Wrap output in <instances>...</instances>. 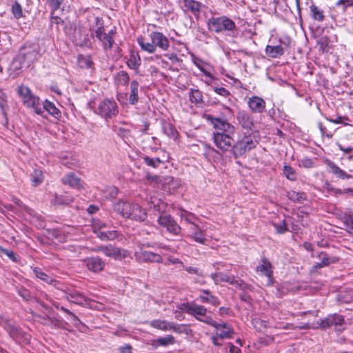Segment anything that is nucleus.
I'll return each mask as SVG.
<instances>
[{"mask_svg": "<svg viewBox=\"0 0 353 353\" xmlns=\"http://www.w3.org/2000/svg\"><path fill=\"white\" fill-rule=\"evenodd\" d=\"M138 88L139 83L137 81H132L130 83V94L129 97V102L132 105L136 104L139 101Z\"/></svg>", "mask_w": 353, "mask_h": 353, "instance_id": "nucleus-32", "label": "nucleus"}, {"mask_svg": "<svg viewBox=\"0 0 353 353\" xmlns=\"http://www.w3.org/2000/svg\"><path fill=\"white\" fill-rule=\"evenodd\" d=\"M62 181L64 184L70 185L74 189H80L82 187V183L79 178L75 174L70 172L66 174L63 179Z\"/></svg>", "mask_w": 353, "mask_h": 353, "instance_id": "nucleus-25", "label": "nucleus"}, {"mask_svg": "<svg viewBox=\"0 0 353 353\" xmlns=\"http://www.w3.org/2000/svg\"><path fill=\"white\" fill-rule=\"evenodd\" d=\"M283 174L286 178L290 181H294L296 179V174L294 169L289 165L284 166Z\"/></svg>", "mask_w": 353, "mask_h": 353, "instance_id": "nucleus-51", "label": "nucleus"}, {"mask_svg": "<svg viewBox=\"0 0 353 353\" xmlns=\"http://www.w3.org/2000/svg\"><path fill=\"white\" fill-rule=\"evenodd\" d=\"M93 19L97 28L95 37L98 39V41L102 42L103 44H112L114 43L113 35L114 31L110 30L106 32L103 28V19L99 17H93Z\"/></svg>", "mask_w": 353, "mask_h": 353, "instance_id": "nucleus-8", "label": "nucleus"}, {"mask_svg": "<svg viewBox=\"0 0 353 353\" xmlns=\"http://www.w3.org/2000/svg\"><path fill=\"white\" fill-rule=\"evenodd\" d=\"M157 46H141L143 50L148 51L150 53H152L155 51Z\"/></svg>", "mask_w": 353, "mask_h": 353, "instance_id": "nucleus-61", "label": "nucleus"}, {"mask_svg": "<svg viewBox=\"0 0 353 353\" xmlns=\"http://www.w3.org/2000/svg\"><path fill=\"white\" fill-rule=\"evenodd\" d=\"M237 119L239 124L245 129L252 130L254 128L253 117L245 111L239 112Z\"/></svg>", "mask_w": 353, "mask_h": 353, "instance_id": "nucleus-20", "label": "nucleus"}, {"mask_svg": "<svg viewBox=\"0 0 353 353\" xmlns=\"http://www.w3.org/2000/svg\"><path fill=\"white\" fill-rule=\"evenodd\" d=\"M183 3L186 10L190 11L193 14L198 16L201 8V3L194 0H183Z\"/></svg>", "mask_w": 353, "mask_h": 353, "instance_id": "nucleus-28", "label": "nucleus"}, {"mask_svg": "<svg viewBox=\"0 0 353 353\" xmlns=\"http://www.w3.org/2000/svg\"><path fill=\"white\" fill-rule=\"evenodd\" d=\"M185 304H182L178 306L177 309L174 312V317L176 319L179 321H182L185 319V316L183 314V312L185 310L184 308V305Z\"/></svg>", "mask_w": 353, "mask_h": 353, "instance_id": "nucleus-52", "label": "nucleus"}, {"mask_svg": "<svg viewBox=\"0 0 353 353\" xmlns=\"http://www.w3.org/2000/svg\"><path fill=\"white\" fill-rule=\"evenodd\" d=\"M67 299L76 304L83 305L87 303L86 298L77 291H71L68 293Z\"/></svg>", "mask_w": 353, "mask_h": 353, "instance_id": "nucleus-30", "label": "nucleus"}, {"mask_svg": "<svg viewBox=\"0 0 353 353\" xmlns=\"http://www.w3.org/2000/svg\"><path fill=\"white\" fill-rule=\"evenodd\" d=\"M105 223H99L94 225V231L97 236L103 241L113 240L117 236V232L115 230H104Z\"/></svg>", "mask_w": 353, "mask_h": 353, "instance_id": "nucleus-18", "label": "nucleus"}, {"mask_svg": "<svg viewBox=\"0 0 353 353\" xmlns=\"http://www.w3.org/2000/svg\"><path fill=\"white\" fill-rule=\"evenodd\" d=\"M43 181V174L41 170L35 169L31 174V181L33 186L40 185Z\"/></svg>", "mask_w": 353, "mask_h": 353, "instance_id": "nucleus-40", "label": "nucleus"}, {"mask_svg": "<svg viewBox=\"0 0 353 353\" xmlns=\"http://www.w3.org/2000/svg\"><path fill=\"white\" fill-rule=\"evenodd\" d=\"M190 101L192 103L198 104L203 101L201 92L197 89L191 88L189 93Z\"/></svg>", "mask_w": 353, "mask_h": 353, "instance_id": "nucleus-41", "label": "nucleus"}, {"mask_svg": "<svg viewBox=\"0 0 353 353\" xmlns=\"http://www.w3.org/2000/svg\"><path fill=\"white\" fill-rule=\"evenodd\" d=\"M207 119L215 129L220 130V132H234V127L232 125H231L229 122H228L226 120L221 119L218 117H214L211 115H208L207 117Z\"/></svg>", "mask_w": 353, "mask_h": 353, "instance_id": "nucleus-13", "label": "nucleus"}, {"mask_svg": "<svg viewBox=\"0 0 353 353\" xmlns=\"http://www.w3.org/2000/svg\"><path fill=\"white\" fill-rule=\"evenodd\" d=\"M184 308L188 314L194 316L197 320L210 325H215L213 319L206 315L207 309L204 306L194 303H188L184 305Z\"/></svg>", "mask_w": 353, "mask_h": 353, "instance_id": "nucleus-5", "label": "nucleus"}, {"mask_svg": "<svg viewBox=\"0 0 353 353\" xmlns=\"http://www.w3.org/2000/svg\"><path fill=\"white\" fill-rule=\"evenodd\" d=\"M336 6L338 7L343 6V9L345 10L347 7L353 6V0H339Z\"/></svg>", "mask_w": 353, "mask_h": 353, "instance_id": "nucleus-55", "label": "nucleus"}, {"mask_svg": "<svg viewBox=\"0 0 353 353\" xmlns=\"http://www.w3.org/2000/svg\"><path fill=\"white\" fill-rule=\"evenodd\" d=\"M144 163L150 167L157 168L160 164L163 163V161L159 157H150L148 155H145L143 157Z\"/></svg>", "mask_w": 353, "mask_h": 353, "instance_id": "nucleus-43", "label": "nucleus"}, {"mask_svg": "<svg viewBox=\"0 0 353 353\" xmlns=\"http://www.w3.org/2000/svg\"><path fill=\"white\" fill-rule=\"evenodd\" d=\"M17 93L26 106L33 109L34 112L37 114H43V107L39 98L34 95L28 87L24 85L19 86Z\"/></svg>", "mask_w": 353, "mask_h": 353, "instance_id": "nucleus-3", "label": "nucleus"}, {"mask_svg": "<svg viewBox=\"0 0 353 353\" xmlns=\"http://www.w3.org/2000/svg\"><path fill=\"white\" fill-rule=\"evenodd\" d=\"M78 64L82 68H91L94 63L90 57L79 55L78 57Z\"/></svg>", "mask_w": 353, "mask_h": 353, "instance_id": "nucleus-44", "label": "nucleus"}, {"mask_svg": "<svg viewBox=\"0 0 353 353\" xmlns=\"http://www.w3.org/2000/svg\"><path fill=\"white\" fill-rule=\"evenodd\" d=\"M152 44H168V39L161 32H152L150 34Z\"/></svg>", "mask_w": 353, "mask_h": 353, "instance_id": "nucleus-38", "label": "nucleus"}, {"mask_svg": "<svg viewBox=\"0 0 353 353\" xmlns=\"http://www.w3.org/2000/svg\"><path fill=\"white\" fill-rule=\"evenodd\" d=\"M172 322L165 320L155 319L150 322V326L161 331L170 330Z\"/></svg>", "mask_w": 353, "mask_h": 353, "instance_id": "nucleus-31", "label": "nucleus"}, {"mask_svg": "<svg viewBox=\"0 0 353 353\" xmlns=\"http://www.w3.org/2000/svg\"><path fill=\"white\" fill-rule=\"evenodd\" d=\"M102 198L105 199H110L116 197L118 194V190L114 186L105 187L103 190Z\"/></svg>", "mask_w": 353, "mask_h": 353, "instance_id": "nucleus-42", "label": "nucleus"}, {"mask_svg": "<svg viewBox=\"0 0 353 353\" xmlns=\"http://www.w3.org/2000/svg\"><path fill=\"white\" fill-rule=\"evenodd\" d=\"M214 91L221 95V96H223V97H227L228 95H229L230 92H228V90H227L225 88H223V87H220V88H216L214 89Z\"/></svg>", "mask_w": 353, "mask_h": 353, "instance_id": "nucleus-60", "label": "nucleus"}, {"mask_svg": "<svg viewBox=\"0 0 353 353\" xmlns=\"http://www.w3.org/2000/svg\"><path fill=\"white\" fill-rule=\"evenodd\" d=\"M97 250L103 252L105 256L112 257L114 259H121L125 258L129 255L128 250L121 249L111 245L101 246Z\"/></svg>", "mask_w": 353, "mask_h": 353, "instance_id": "nucleus-14", "label": "nucleus"}, {"mask_svg": "<svg viewBox=\"0 0 353 353\" xmlns=\"http://www.w3.org/2000/svg\"><path fill=\"white\" fill-rule=\"evenodd\" d=\"M136 259L139 262L162 263V256L157 253L143 250L142 249L139 252H134Z\"/></svg>", "mask_w": 353, "mask_h": 353, "instance_id": "nucleus-15", "label": "nucleus"}, {"mask_svg": "<svg viewBox=\"0 0 353 353\" xmlns=\"http://www.w3.org/2000/svg\"><path fill=\"white\" fill-rule=\"evenodd\" d=\"M41 105L43 107V112L46 110L55 118L61 117V112L52 102L46 100Z\"/></svg>", "mask_w": 353, "mask_h": 353, "instance_id": "nucleus-29", "label": "nucleus"}, {"mask_svg": "<svg viewBox=\"0 0 353 353\" xmlns=\"http://www.w3.org/2000/svg\"><path fill=\"white\" fill-rule=\"evenodd\" d=\"M296 217L293 218L292 230L296 231L301 229V227H307L310 223V219L309 214L303 211L298 210L296 214Z\"/></svg>", "mask_w": 353, "mask_h": 353, "instance_id": "nucleus-17", "label": "nucleus"}, {"mask_svg": "<svg viewBox=\"0 0 353 353\" xmlns=\"http://www.w3.org/2000/svg\"><path fill=\"white\" fill-rule=\"evenodd\" d=\"M21 68V61L18 59H14L10 65V70L15 71L17 73L18 70Z\"/></svg>", "mask_w": 353, "mask_h": 353, "instance_id": "nucleus-57", "label": "nucleus"}, {"mask_svg": "<svg viewBox=\"0 0 353 353\" xmlns=\"http://www.w3.org/2000/svg\"><path fill=\"white\" fill-rule=\"evenodd\" d=\"M155 342L161 346H166L174 344L175 343V339L172 335H167L164 337L158 338L156 339Z\"/></svg>", "mask_w": 353, "mask_h": 353, "instance_id": "nucleus-49", "label": "nucleus"}, {"mask_svg": "<svg viewBox=\"0 0 353 353\" xmlns=\"http://www.w3.org/2000/svg\"><path fill=\"white\" fill-rule=\"evenodd\" d=\"M310 15L313 19L318 21H323L324 20V12L323 10L315 6L314 4H312L310 6Z\"/></svg>", "mask_w": 353, "mask_h": 353, "instance_id": "nucleus-34", "label": "nucleus"}, {"mask_svg": "<svg viewBox=\"0 0 353 353\" xmlns=\"http://www.w3.org/2000/svg\"><path fill=\"white\" fill-rule=\"evenodd\" d=\"M325 163L328 168L329 172L335 174L337 177L343 179L352 178L351 175L348 174L344 170H341L339 167H338L335 163H334L330 160L326 159L325 161Z\"/></svg>", "mask_w": 353, "mask_h": 353, "instance_id": "nucleus-21", "label": "nucleus"}, {"mask_svg": "<svg viewBox=\"0 0 353 353\" xmlns=\"http://www.w3.org/2000/svg\"><path fill=\"white\" fill-rule=\"evenodd\" d=\"M273 225L278 234H283L288 230L287 224L285 220L279 223H274Z\"/></svg>", "mask_w": 353, "mask_h": 353, "instance_id": "nucleus-53", "label": "nucleus"}, {"mask_svg": "<svg viewBox=\"0 0 353 353\" xmlns=\"http://www.w3.org/2000/svg\"><path fill=\"white\" fill-rule=\"evenodd\" d=\"M158 223L161 226L165 228L168 232L173 234H179L181 230V226L170 215H161L158 219Z\"/></svg>", "mask_w": 353, "mask_h": 353, "instance_id": "nucleus-12", "label": "nucleus"}, {"mask_svg": "<svg viewBox=\"0 0 353 353\" xmlns=\"http://www.w3.org/2000/svg\"><path fill=\"white\" fill-rule=\"evenodd\" d=\"M320 262L316 263L312 267L313 270H317L325 266H327L336 261L334 258H330L325 252H321L319 254Z\"/></svg>", "mask_w": 353, "mask_h": 353, "instance_id": "nucleus-27", "label": "nucleus"}, {"mask_svg": "<svg viewBox=\"0 0 353 353\" xmlns=\"http://www.w3.org/2000/svg\"><path fill=\"white\" fill-rule=\"evenodd\" d=\"M72 202V198L65 195H55L52 203L54 205H68Z\"/></svg>", "mask_w": 353, "mask_h": 353, "instance_id": "nucleus-46", "label": "nucleus"}, {"mask_svg": "<svg viewBox=\"0 0 353 353\" xmlns=\"http://www.w3.org/2000/svg\"><path fill=\"white\" fill-rule=\"evenodd\" d=\"M302 164L305 168H311L313 166V161L310 159H304L302 160Z\"/></svg>", "mask_w": 353, "mask_h": 353, "instance_id": "nucleus-62", "label": "nucleus"}, {"mask_svg": "<svg viewBox=\"0 0 353 353\" xmlns=\"http://www.w3.org/2000/svg\"><path fill=\"white\" fill-rule=\"evenodd\" d=\"M248 105L252 112L262 113L266 106L265 101L261 97L252 96L248 100Z\"/></svg>", "mask_w": 353, "mask_h": 353, "instance_id": "nucleus-19", "label": "nucleus"}, {"mask_svg": "<svg viewBox=\"0 0 353 353\" xmlns=\"http://www.w3.org/2000/svg\"><path fill=\"white\" fill-rule=\"evenodd\" d=\"M85 263L88 268L94 272L101 271L105 265L104 262L99 257L88 258L85 260Z\"/></svg>", "mask_w": 353, "mask_h": 353, "instance_id": "nucleus-22", "label": "nucleus"}, {"mask_svg": "<svg viewBox=\"0 0 353 353\" xmlns=\"http://www.w3.org/2000/svg\"><path fill=\"white\" fill-rule=\"evenodd\" d=\"M95 112L108 121L115 117L119 112L117 103L113 100L105 99L101 101L95 110Z\"/></svg>", "mask_w": 353, "mask_h": 353, "instance_id": "nucleus-6", "label": "nucleus"}, {"mask_svg": "<svg viewBox=\"0 0 353 353\" xmlns=\"http://www.w3.org/2000/svg\"><path fill=\"white\" fill-rule=\"evenodd\" d=\"M170 264H180L181 266H183V263L180 259L169 257L168 258L167 261L165 263V265H169Z\"/></svg>", "mask_w": 353, "mask_h": 353, "instance_id": "nucleus-58", "label": "nucleus"}, {"mask_svg": "<svg viewBox=\"0 0 353 353\" xmlns=\"http://www.w3.org/2000/svg\"><path fill=\"white\" fill-rule=\"evenodd\" d=\"M11 10L15 19H19L23 17L22 7L17 1L12 4Z\"/></svg>", "mask_w": 353, "mask_h": 353, "instance_id": "nucleus-50", "label": "nucleus"}, {"mask_svg": "<svg viewBox=\"0 0 353 353\" xmlns=\"http://www.w3.org/2000/svg\"><path fill=\"white\" fill-rule=\"evenodd\" d=\"M33 272L38 279H40L41 280L45 281L47 283L55 285V283L57 282L56 280H54L51 276L43 272L39 268H35L33 270Z\"/></svg>", "mask_w": 353, "mask_h": 353, "instance_id": "nucleus-35", "label": "nucleus"}, {"mask_svg": "<svg viewBox=\"0 0 353 353\" xmlns=\"http://www.w3.org/2000/svg\"><path fill=\"white\" fill-rule=\"evenodd\" d=\"M121 353H132V347L129 345H125L119 348Z\"/></svg>", "mask_w": 353, "mask_h": 353, "instance_id": "nucleus-63", "label": "nucleus"}, {"mask_svg": "<svg viewBox=\"0 0 353 353\" xmlns=\"http://www.w3.org/2000/svg\"><path fill=\"white\" fill-rule=\"evenodd\" d=\"M345 320L343 316L338 314L328 315L326 318L317 321L319 327L326 329L332 325H341L344 324Z\"/></svg>", "mask_w": 353, "mask_h": 353, "instance_id": "nucleus-16", "label": "nucleus"}, {"mask_svg": "<svg viewBox=\"0 0 353 353\" xmlns=\"http://www.w3.org/2000/svg\"><path fill=\"white\" fill-rule=\"evenodd\" d=\"M114 210L124 218L136 221H143L146 217V212L139 205L119 200L114 203Z\"/></svg>", "mask_w": 353, "mask_h": 353, "instance_id": "nucleus-1", "label": "nucleus"}, {"mask_svg": "<svg viewBox=\"0 0 353 353\" xmlns=\"http://www.w3.org/2000/svg\"><path fill=\"white\" fill-rule=\"evenodd\" d=\"M215 325H212L219 332L217 334L220 339H229L231 338V334L234 332L232 329L228 326V324L217 323L214 321Z\"/></svg>", "mask_w": 353, "mask_h": 353, "instance_id": "nucleus-23", "label": "nucleus"}, {"mask_svg": "<svg viewBox=\"0 0 353 353\" xmlns=\"http://www.w3.org/2000/svg\"><path fill=\"white\" fill-rule=\"evenodd\" d=\"M288 197L292 201L294 202H303L306 199V194L303 192H296L294 190H290L288 192Z\"/></svg>", "mask_w": 353, "mask_h": 353, "instance_id": "nucleus-37", "label": "nucleus"}, {"mask_svg": "<svg viewBox=\"0 0 353 353\" xmlns=\"http://www.w3.org/2000/svg\"><path fill=\"white\" fill-rule=\"evenodd\" d=\"M170 330L178 334H185L186 335H191L192 332V330L189 328L188 325L177 324L174 322H172Z\"/></svg>", "mask_w": 353, "mask_h": 353, "instance_id": "nucleus-33", "label": "nucleus"}, {"mask_svg": "<svg viewBox=\"0 0 353 353\" xmlns=\"http://www.w3.org/2000/svg\"><path fill=\"white\" fill-rule=\"evenodd\" d=\"M272 265L269 261L265 259L261 260V263L257 267L256 271L263 274L268 279L270 283L272 279V272L271 270Z\"/></svg>", "mask_w": 353, "mask_h": 353, "instance_id": "nucleus-24", "label": "nucleus"}, {"mask_svg": "<svg viewBox=\"0 0 353 353\" xmlns=\"http://www.w3.org/2000/svg\"><path fill=\"white\" fill-rule=\"evenodd\" d=\"M0 325L3 326L10 337L19 341L23 337L28 340V335L23 334L22 331L17 327L10 320L0 315Z\"/></svg>", "mask_w": 353, "mask_h": 353, "instance_id": "nucleus-9", "label": "nucleus"}, {"mask_svg": "<svg viewBox=\"0 0 353 353\" xmlns=\"http://www.w3.org/2000/svg\"><path fill=\"white\" fill-rule=\"evenodd\" d=\"M252 324L255 329L258 331H261L263 327H265V323L259 319H255L252 321Z\"/></svg>", "mask_w": 353, "mask_h": 353, "instance_id": "nucleus-54", "label": "nucleus"}, {"mask_svg": "<svg viewBox=\"0 0 353 353\" xmlns=\"http://www.w3.org/2000/svg\"><path fill=\"white\" fill-rule=\"evenodd\" d=\"M185 236L202 245H205L207 241L206 230L202 229L196 223L187 228Z\"/></svg>", "mask_w": 353, "mask_h": 353, "instance_id": "nucleus-11", "label": "nucleus"}, {"mask_svg": "<svg viewBox=\"0 0 353 353\" xmlns=\"http://www.w3.org/2000/svg\"><path fill=\"white\" fill-rule=\"evenodd\" d=\"M180 217L187 223L188 228L195 224L197 220V218L193 214L186 211H183L180 214Z\"/></svg>", "mask_w": 353, "mask_h": 353, "instance_id": "nucleus-45", "label": "nucleus"}, {"mask_svg": "<svg viewBox=\"0 0 353 353\" xmlns=\"http://www.w3.org/2000/svg\"><path fill=\"white\" fill-rule=\"evenodd\" d=\"M164 133L170 138L176 139L177 138V131L170 123H165L163 126Z\"/></svg>", "mask_w": 353, "mask_h": 353, "instance_id": "nucleus-47", "label": "nucleus"}, {"mask_svg": "<svg viewBox=\"0 0 353 353\" xmlns=\"http://www.w3.org/2000/svg\"><path fill=\"white\" fill-rule=\"evenodd\" d=\"M114 81L117 85H125L128 83L130 77L126 72L120 71L115 76Z\"/></svg>", "mask_w": 353, "mask_h": 353, "instance_id": "nucleus-39", "label": "nucleus"}, {"mask_svg": "<svg viewBox=\"0 0 353 353\" xmlns=\"http://www.w3.org/2000/svg\"><path fill=\"white\" fill-rule=\"evenodd\" d=\"M184 269L190 274H194L196 275H201V272L199 270L196 268L190 267V266H183Z\"/></svg>", "mask_w": 353, "mask_h": 353, "instance_id": "nucleus-59", "label": "nucleus"}, {"mask_svg": "<svg viewBox=\"0 0 353 353\" xmlns=\"http://www.w3.org/2000/svg\"><path fill=\"white\" fill-rule=\"evenodd\" d=\"M266 54L272 58L281 56L283 53L281 46H266Z\"/></svg>", "mask_w": 353, "mask_h": 353, "instance_id": "nucleus-36", "label": "nucleus"}, {"mask_svg": "<svg viewBox=\"0 0 353 353\" xmlns=\"http://www.w3.org/2000/svg\"><path fill=\"white\" fill-rule=\"evenodd\" d=\"M199 299L202 303H210L214 306L219 305V301L217 297L213 296L209 290H202Z\"/></svg>", "mask_w": 353, "mask_h": 353, "instance_id": "nucleus-26", "label": "nucleus"}, {"mask_svg": "<svg viewBox=\"0 0 353 353\" xmlns=\"http://www.w3.org/2000/svg\"><path fill=\"white\" fill-rule=\"evenodd\" d=\"M232 133L214 132L213 141L216 146L223 152L231 150L234 141L230 134Z\"/></svg>", "mask_w": 353, "mask_h": 353, "instance_id": "nucleus-10", "label": "nucleus"}, {"mask_svg": "<svg viewBox=\"0 0 353 353\" xmlns=\"http://www.w3.org/2000/svg\"><path fill=\"white\" fill-rule=\"evenodd\" d=\"M208 26L210 30L216 32H228L234 35L238 32L235 23L225 16L210 18Z\"/></svg>", "mask_w": 353, "mask_h": 353, "instance_id": "nucleus-2", "label": "nucleus"}, {"mask_svg": "<svg viewBox=\"0 0 353 353\" xmlns=\"http://www.w3.org/2000/svg\"><path fill=\"white\" fill-rule=\"evenodd\" d=\"M141 60L137 54L132 53L127 61L128 66L131 69H137L140 65Z\"/></svg>", "mask_w": 353, "mask_h": 353, "instance_id": "nucleus-48", "label": "nucleus"}, {"mask_svg": "<svg viewBox=\"0 0 353 353\" xmlns=\"http://www.w3.org/2000/svg\"><path fill=\"white\" fill-rule=\"evenodd\" d=\"M210 277L216 284H219L221 282H226L242 290H250L251 288L250 285L245 283L241 279H236L234 276H230L223 272L212 274Z\"/></svg>", "mask_w": 353, "mask_h": 353, "instance_id": "nucleus-7", "label": "nucleus"}, {"mask_svg": "<svg viewBox=\"0 0 353 353\" xmlns=\"http://www.w3.org/2000/svg\"><path fill=\"white\" fill-rule=\"evenodd\" d=\"M0 252H3L6 256H8L12 261H17L15 254L12 251L4 249L1 246H0Z\"/></svg>", "mask_w": 353, "mask_h": 353, "instance_id": "nucleus-56", "label": "nucleus"}, {"mask_svg": "<svg viewBox=\"0 0 353 353\" xmlns=\"http://www.w3.org/2000/svg\"><path fill=\"white\" fill-rule=\"evenodd\" d=\"M256 144L257 141L253 136L245 135L232 145L231 152L235 158H238L255 148Z\"/></svg>", "mask_w": 353, "mask_h": 353, "instance_id": "nucleus-4", "label": "nucleus"}, {"mask_svg": "<svg viewBox=\"0 0 353 353\" xmlns=\"http://www.w3.org/2000/svg\"><path fill=\"white\" fill-rule=\"evenodd\" d=\"M230 353H241V350L239 347L234 346V345L230 344Z\"/></svg>", "mask_w": 353, "mask_h": 353, "instance_id": "nucleus-64", "label": "nucleus"}]
</instances>
